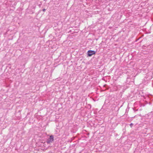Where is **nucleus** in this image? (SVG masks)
Returning a JSON list of instances; mask_svg holds the SVG:
<instances>
[{"mask_svg":"<svg viewBox=\"0 0 153 153\" xmlns=\"http://www.w3.org/2000/svg\"><path fill=\"white\" fill-rule=\"evenodd\" d=\"M45 9H43V11L44 12L45 11Z\"/></svg>","mask_w":153,"mask_h":153,"instance_id":"7ed1b4c3","label":"nucleus"},{"mask_svg":"<svg viewBox=\"0 0 153 153\" xmlns=\"http://www.w3.org/2000/svg\"><path fill=\"white\" fill-rule=\"evenodd\" d=\"M96 53L94 51L89 50L88 51V55L89 56H91L95 54Z\"/></svg>","mask_w":153,"mask_h":153,"instance_id":"f257e3e1","label":"nucleus"},{"mask_svg":"<svg viewBox=\"0 0 153 153\" xmlns=\"http://www.w3.org/2000/svg\"><path fill=\"white\" fill-rule=\"evenodd\" d=\"M53 140V136H51L50 137V138L47 140V142L48 143H49L52 141Z\"/></svg>","mask_w":153,"mask_h":153,"instance_id":"f03ea898","label":"nucleus"},{"mask_svg":"<svg viewBox=\"0 0 153 153\" xmlns=\"http://www.w3.org/2000/svg\"><path fill=\"white\" fill-rule=\"evenodd\" d=\"M132 125V123H131V124H130V125H131H131Z\"/></svg>","mask_w":153,"mask_h":153,"instance_id":"20e7f679","label":"nucleus"}]
</instances>
